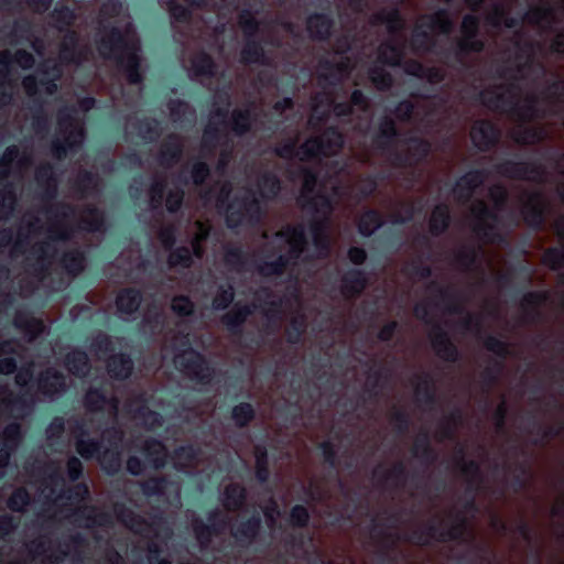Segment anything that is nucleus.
<instances>
[{
  "mask_svg": "<svg viewBox=\"0 0 564 564\" xmlns=\"http://www.w3.org/2000/svg\"><path fill=\"white\" fill-rule=\"evenodd\" d=\"M41 216L26 215L23 218L25 228L22 227L18 234L14 251L22 249L24 245L39 242L35 238L42 232L52 240H66L75 229V224L79 229L95 231L101 225V216L96 208H85L78 216L76 212L66 205H52L40 213Z\"/></svg>",
  "mask_w": 564,
  "mask_h": 564,
  "instance_id": "f257e3e1",
  "label": "nucleus"
},
{
  "mask_svg": "<svg viewBox=\"0 0 564 564\" xmlns=\"http://www.w3.org/2000/svg\"><path fill=\"white\" fill-rule=\"evenodd\" d=\"M64 487V479L61 477H51L44 480L39 495V500L43 503H52L55 508L54 517L72 519L78 527L95 528L106 527L110 522V517L97 511L95 508L85 506V499L89 491L87 486L77 485L68 496L56 494Z\"/></svg>",
  "mask_w": 564,
  "mask_h": 564,
  "instance_id": "f03ea898",
  "label": "nucleus"
},
{
  "mask_svg": "<svg viewBox=\"0 0 564 564\" xmlns=\"http://www.w3.org/2000/svg\"><path fill=\"white\" fill-rule=\"evenodd\" d=\"M32 163V151L9 147L0 159V219H6L15 204L14 187L20 184Z\"/></svg>",
  "mask_w": 564,
  "mask_h": 564,
  "instance_id": "7ed1b4c3",
  "label": "nucleus"
},
{
  "mask_svg": "<svg viewBox=\"0 0 564 564\" xmlns=\"http://www.w3.org/2000/svg\"><path fill=\"white\" fill-rule=\"evenodd\" d=\"M316 185V177L310 172L304 173L303 186L299 202L308 214H312L314 221L312 225V232L314 236L315 246L319 250V254H326L328 248L334 239L333 230L326 216L333 210L330 202L323 195L313 196L314 187Z\"/></svg>",
  "mask_w": 564,
  "mask_h": 564,
  "instance_id": "20e7f679",
  "label": "nucleus"
},
{
  "mask_svg": "<svg viewBox=\"0 0 564 564\" xmlns=\"http://www.w3.org/2000/svg\"><path fill=\"white\" fill-rule=\"evenodd\" d=\"M271 243L279 249L276 262H265L259 267V273L263 276L280 275L296 260L303 252L305 238L304 229L299 227H286L274 234Z\"/></svg>",
  "mask_w": 564,
  "mask_h": 564,
  "instance_id": "39448f33",
  "label": "nucleus"
},
{
  "mask_svg": "<svg viewBox=\"0 0 564 564\" xmlns=\"http://www.w3.org/2000/svg\"><path fill=\"white\" fill-rule=\"evenodd\" d=\"M254 122L256 119L249 109L235 110L229 121L226 111L214 110L203 134V150L209 149L226 139L229 129L237 135H242L253 128Z\"/></svg>",
  "mask_w": 564,
  "mask_h": 564,
  "instance_id": "423d86ee",
  "label": "nucleus"
},
{
  "mask_svg": "<svg viewBox=\"0 0 564 564\" xmlns=\"http://www.w3.org/2000/svg\"><path fill=\"white\" fill-rule=\"evenodd\" d=\"M295 139H290L276 148V154L284 159L297 158L300 161H310L319 155L330 156L343 147V135L335 129L325 130L319 137L307 140L295 149Z\"/></svg>",
  "mask_w": 564,
  "mask_h": 564,
  "instance_id": "0eeeda50",
  "label": "nucleus"
},
{
  "mask_svg": "<svg viewBox=\"0 0 564 564\" xmlns=\"http://www.w3.org/2000/svg\"><path fill=\"white\" fill-rule=\"evenodd\" d=\"M489 196L495 205V210H490L482 200L473 203L470 209L474 230L485 240L494 241V230L498 225L497 212L501 209L507 192L502 186L496 185L489 189Z\"/></svg>",
  "mask_w": 564,
  "mask_h": 564,
  "instance_id": "6e6552de",
  "label": "nucleus"
},
{
  "mask_svg": "<svg viewBox=\"0 0 564 564\" xmlns=\"http://www.w3.org/2000/svg\"><path fill=\"white\" fill-rule=\"evenodd\" d=\"M84 129L79 121L73 118L66 110H59L57 132L52 142V155L61 160L67 151L82 144Z\"/></svg>",
  "mask_w": 564,
  "mask_h": 564,
  "instance_id": "1a4fd4ad",
  "label": "nucleus"
},
{
  "mask_svg": "<svg viewBox=\"0 0 564 564\" xmlns=\"http://www.w3.org/2000/svg\"><path fill=\"white\" fill-rule=\"evenodd\" d=\"M137 48V36L130 24L123 29L113 28L102 36L99 44V52L104 57L120 58L124 52Z\"/></svg>",
  "mask_w": 564,
  "mask_h": 564,
  "instance_id": "9d476101",
  "label": "nucleus"
},
{
  "mask_svg": "<svg viewBox=\"0 0 564 564\" xmlns=\"http://www.w3.org/2000/svg\"><path fill=\"white\" fill-rule=\"evenodd\" d=\"M122 438L123 434L118 429L107 430L102 433L100 448L104 451L99 462L102 468L110 474L118 471L121 467L120 449Z\"/></svg>",
  "mask_w": 564,
  "mask_h": 564,
  "instance_id": "9b49d317",
  "label": "nucleus"
},
{
  "mask_svg": "<svg viewBox=\"0 0 564 564\" xmlns=\"http://www.w3.org/2000/svg\"><path fill=\"white\" fill-rule=\"evenodd\" d=\"M174 362L176 368L185 376L198 381L208 380L212 376L210 369L203 357L193 349L185 350L177 355Z\"/></svg>",
  "mask_w": 564,
  "mask_h": 564,
  "instance_id": "f8f14e48",
  "label": "nucleus"
},
{
  "mask_svg": "<svg viewBox=\"0 0 564 564\" xmlns=\"http://www.w3.org/2000/svg\"><path fill=\"white\" fill-rule=\"evenodd\" d=\"M259 213V204L254 194H249L240 202L235 199L226 206V219L229 227H236L242 223L246 215L253 216Z\"/></svg>",
  "mask_w": 564,
  "mask_h": 564,
  "instance_id": "ddd939ff",
  "label": "nucleus"
},
{
  "mask_svg": "<svg viewBox=\"0 0 564 564\" xmlns=\"http://www.w3.org/2000/svg\"><path fill=\"white\" fill-rule=\"evenodd\" d=\"M29 552L33 555V557L42 556V562L55 563L61 561L65 555H67L69 551V546H66V550H62L61 545L55 546L53 542L47 536H41L39 540L32 541L29 545Z\"/></svg>",
  "mask_w": 564,
  "mask_h": 564,
  "instance_id": "4468645a",
  "label": "nucleus"
},
{
  "mask_svg": "<svg viewBox=\"0 0 564 564\" xmlns=\"http://www.w3.org/2000/svg\"><path fill=\"white\" fill-rule=\"evenodd\" d=\"M88 48L86 45L79 43V39L75 32H68L64 36L59 58L62 62L76 63L86 59L88 56Z\"/></svg>",
  "mask_w": 564,
  "mask_h": 564,
  "instance_id": "2eb2a0df",
  "label": "nucleus"
},
{
  "mask_svg": "<svg viewBox=\"0 0 564 564\" xmlns=\"http://www.w3.org/2000/svg\"><path fill=\"white\" fill-rule=\"evenodd\" d=\"M544 197L540 193L528 195L522 206V214L531 226H540L544 219Z\"/></svg>",
  "mask_w": 564,
  "mask_h": 564,
  "instance_id": "dca6fc26",
  "label": "nucleus"
},
{
  "mask_svg": "<svg viewBox=\"0 0 564 564\" xmlns=\"http://www.w3.org/2000/svg\"><path fill=\"white\" fill-rule=\"evenodd\" d=\"M470 138L477 148L486 150L497 141L498 133L491 122L477 121L471 128Z\"/></svg>",
  "mask_w": 564,
  "mask_h": 564,
  "instance_id": "f3484780",
  "label": "nucleus"
},
{
  "mask_svg": "<svg viewBox=\"0 0 564 564\" xmlns=\"http://www.w3.org/2000/svg\"><path fill=\"white\" fill-rule=\"evenodd\" d=\"M14 324L24 333L29 341L35 339L45 329V325L42 319L32 317L22 312L15 314Z\"/></svg>",
  "mask_w": 564,
  "mask_h": 564,
  "instance_id": "a211bd4d",
  "label": "nucleus"
},
{
  "mask_svg": "<svg viewBox=\"0 0 564 564\" xmlns=\"http://www.w3.org/2000/svg\"><path fill=\"white\" fill-rule=\"evenodd\" d=\"M85 406L88 411L95 412L107 406L110 417L116 419L118 414V401L112 399L108 401L97 390H89L85 397Z\"/></svg>",
  "mask_w": 564,
  "mask_h": 564,
  "instance_id": "6ab92c4d",
  "label": "nucleus"
},
{
  "mask_svg": "<svg viewBox=\"0 0 564 564\" xmlns=\"http://www.w3.org/2000/svg\"><path fill=\"white\" fill-rule=\"evenodd\" d=\"M478 29V20L474 15H466L462 23L463 39L460 46L464 50L480 51L482 43L474 40Z\"/></svg>",
  "mask_w": 564,
  "mask_h": 564,
  "instance_id": "aec40b11",
  "label": "nucleus"
},
{
  "mask_svg": "<svg viewBox=\"0 0 564 564\" xmlns=\"http://www.w3.org/2000/svg\"><path fill=\"white\" fill-rule=\"evenodd\" d=\"M39 388L46 394L57 393L65 388V378L57 370L48 368L41 375Z\"/></svg>",
  "mask_w": 564,
  "mask_h": 564,
  "instance_id": "412c9836",
  "label": "nucleus"
},
{
  "mask_svg": "<svg viewBox=\"0 0 564 564\" xmlns=\"http://www.w3.org/2000/svg\"><path fill=\"white\" fill-rule=\"evenodd\" d=\"M484 181L481 172L467 173L457 182L454 193L459 199L468 198Z\"/></svg>",
  "mask_w": 564,
  "mask_h": 564,
  "instance_id": "4be33fe9",
  "label": "nucleus"
},
{
  "mask_svg": "<svg viewBox=\"0 0 564 564\" xmlns=\"http://www.w3.org/2000/svg\"><path fill=\"white\" fill-rule=\"evenodd\" d=\"M108 373L118 379L127 378L132 370V361L124 355H113L107 362Z\"/></svg>",
  "mask_w": 564,
  "mask_h": 564,
  "instance_id": "5701e85b",
  "label": "nucleus"
},
{
  "mask_svg": "<svg viewBox=\"0 0 564 564\" xmlns=\"http://www.w3.org/2000/svg\"><path fill=\"white\" fill-rule=\"evenodd\" d=\"M117 519L135 533L143 534L148 530V524L131 510L123 507H115Z\"/></svg>",
  "mask_w": 564,
  "mask_h": 564,
  "instance_id": "b1692460",
  "label": "nucleus"
},
{
  "mask_svg": "<svg viewBox=\"0 0 564 564\" xmlns=\"http://www.w3.org/2000/svg\"><path fill=\"white\" fill-rule=\"evenodd\" d=\"M189 62L191 70L196 76H213L215 74V63L213 58L204 52L193 54Z\"/></svg>",
  "mask_w": 564,
  "mask_h": 564,
  "instance_id": "393cba45",
  "label": "nucleus"
},
{
  "mask_svg": "<svg viewBox=\"0 0 564 564\" xmlns=\"http://www.w3.org/2000/svg\"><path fill=\"white\" fill-rule=\"evenodd\" d=\"M141 303V294L134 289H124L117 296L118 310L130 314L138 310Z\"/></svg>",
  "mask_w": 564,
  "mask_h": 564,
  "instance_id": "a878e982",
  "label": "nucleus"
},
{
  "mask_svg": "<svg viewBox=\"0 0 564 564\" xmlns=\"http://www.w3.org/2000/svg\"><path fill=\"white\" fill-rule=\"evenodd\" d=\"M142 451L156 468L164 465L167 453L165 446L161 442L147 440L142 445Z\"/></svg>",
  "mask_w": 564,
  "mask_h": 564,
  "instance_id": "bb28decb",
  "label": "nucleus"
},
{
  "mask_svg": "<svg viewBox=\"0 0 564 564\" xmlns=\"http://www.w3.org/2000/svg\"><path fill=\"white\" fill-rule=\"evenodd\" d=\"M182 152V140L177 135H170L162 144V164L170 165L178 159Z\"/></svg>",
  "mask_w": 564,
  "mask_h": 564,
  "instance_id": "cd10ccee",
  "label": "nucleus"
},
{
  "mask_svg": "<svg viewBox=\"0 0 564 564\" xmlns=\"http://www.w3.org/2000/svg\"><path fill=\"white\" fill-rule=\"evenodd\" d=\"M65 365L75 376H85L89 370L88 357L82 351H72L66 356Z\"/></svg>",
  "mask_w": 564,
  "mask_h": 564,
  "instance_id": "c85d7f7f",
  "label": "nucleus"
},
{
  "mask_svg": "<svg viewBox=\"0 0 564 564\" xmlns=\"http://www.w3.org/2000/svg\"><path fill=\"white\" fill-rule=\"evenodd\" d=\"M210 231V225L208 220L202 221L196 220L193 225V239H192V247L194 250V254L197 258H202L204 253V249L202 247V242L206 240Z\"/></svg>",
  "mask_w": 564,
  "mask_h": 564,
  "instance_id": "c756f323",
  "label": "nucleus"
},
{
  "mask_svg": "<svg viewBox=\"0 0 564 564\" xmlns=\"http://www.w3.org/2000/svg\"><path fill=\"white\" fill-rule=\"evenodd\" d=\"M245 489L236 484L229 485L225 489L224 506L229 511L238 510L245 502Z\"/></svg>",
  "mask_w": 564,
  "mask_h": 564,
  "instance_id": "7c9ffc66",
  "label": "nucleus"
},
{
  "mask_svg": "<svg viewBox=\"0 0 564 564\" xmlns=\"http://www.w3.org/2000/svg\"><path fill=\"white\" fill-rule=\"evenodd\" d=\"M307 30L312 37L324 39L329 34L330 23L324 15H314L307 21Z\"/></svg>",
  "mask_w": 564,
  "mask_h": 564,
  "instance_id": "2f4dec72",
  "label": "nucleus"
},
{
  "mask_svg": "<svg viewBox=\"0 0 564 564\" xmlns=\"http://www.w3.org/2000/svg\"><path fill=\"white\" fill-rule=\"evenodd\" d=\"M403 56V50L400 45L384 43L379 48V59L386 64L399 65Z\"/></svg>",
  "mask_w": 564,
  "mask_h": 564,
  "instance_id": "473e14b6",
  "label": "nucleus"
},
{
  "mask_svg": "<svg viewBox=\"0 0 564 564\" xmlns=\"http://www.w3.org/2000/svg\"><path fill=\"white\" fill-rule=\"evenodd\" d=\"M405 70L417 77H426L430 82L436 83L443 79V72L438 68L425 69L416 62H410L405 66Z\"/></svg>",
  "mask_w": 564,
  "mask_h": 564,
  "instance_id": "72a5a7b5",
  "label": "nucleus"
},
{
  "mask_svg": "<svg viewBox=\"0 0 564 564\" xmlns=\"http://www.w3.org/2000/svg\"><path fill=\"white\" fill-rule=\"evenodd\" d=\"M382 224V220H381V216L375 212V210H369V212H366L360 220H359V231L365 235V236H369L371 235L377 228H379Z\"/></svg>",
  "mask_w": 564,
  "mask_h": 564,
  "instance_id": "f704fd0d",
  "label": "nucleus"
},
{
  "mask_svg": "<svg viewBox=\"0 0 564 564\" xmlns=\"http://www.w3.org/2000/svg\"><path fill=\"white\" fill-rule=\"evenodd\" d=\"M378 20L387 25L391 34H395L398 37L400 36L399 31L402 30L404 22L397 10L380 13Z\"/></svg>",
  "mask_w": 564,
  "mask_h": 564,
  "instance_id": "c9c22d12",
  "label": "nucleus"
},
{
  "mask_svg": "<svg viewBox=\"0 0 564 564\" xmlns=\"http://www.w3.org/2000/svg\"><path fill=\"white\" fill-rule=\"evenodd\" d=\"M448 208L447 206H437L430 219V227L433 234L442 232L448 225Z\"/></svg>",
  "mask_w": 564,
  "mask_h": 564,
  "instance_id": "e433bc0d",
  "label": "nucleus"
},
{
  "mask_svg": "<svg viewBox=\"0 0 564 564\" xmlns=\"http://www.w3.org/2000/svg\"><path fill=\"white\" fill-rule=\"evenodd\" d=\"M84 256L79 251H70L64 254L63 265L72 275L79 274L84 269Z\"/></svg>",
  "mask_w": 564,
  "mask_h": 564,
  "instance_id": "4c0bfd02",
  "label": "nucleus"
},
{
  "mask_svg": "<svg viewBox=\"0 0 564 564\" xmlns=\"http://www.w3.org/2000/svg\"><path fill=\"white\" fill-rule=\"evenodd\" d=\"M22 440L21 426L18 423L9 424L2 432V442L9 449H15Z\"/></svg>",
  "mask_w": 564,
  "mask_h": 564,
  "instance_id": "58836bf2",
  "label": "nucleus"
},
{
  "mask_svg": "<svg viewBox=\"0 0 564 564\" xmlns=\"http://www.w3.org/2000/svg\"><path fill=\"white\" fill-rule=\"evenodd\" d=\"M427 19L433 33H448L452 29L448 14L444 11L436 12Z\"/></svg>",
  "mask_w": 564,
  "mask_h": 564,
  "instance_id": "ea45409f",
  "label": "nucleus"
},
{
  "mask_svg": "<svg viewBox=\"0 0 564 564\" xmlns=\"http://www.w3.org/2000/svg\"><path fill=\"white\" fill-rule=\"evenodd\" d=\"M250 313L251 311L248 306L235 305V307L223 317V322L229 327H236L243 323Z\"/></svg>",
  "mask_w": 564,
  "mask_h": 564,
  "instance_id": "a19ab883",
  "label": "nucleus"
},
{
  "mask_svg": "<svg viewBox=\"0 0 564 564\" xmlns=\"http://www.w3.org/2000/svg\"><path fill=\"white\" fill-rule=\"evenodd\" d=\"M259 193L263 198L274 197L280 191V183L276 177L264 175L258 184Z\"/></svg>",
  "mask_w": 564,
  "mask_h": 564,
  "instance_id": "79ce46f5",
  "label": "nucleus"
},
{
  "mask_svg": "<svg viewBox=\"0 0 564 564\" xmlns=\"http://www.w3.org/2000/svg\"><path fill=\"white\" fill-rule=\"evenodd\" d=\"M192 264V256L187 248H178L171 252L169 257L170 268H189Z\"/></svg>",
  "mask_w": 564,
  "mask_h": 564,
  "instance_id": "37998d69",
  "label": "nucleus"
},
{
  "mask_svg": "<svg viewBox=\"0 0 564 564\" xmlns=\"http://www.w3.org/2000/svg\"><path fill=\"white\" fill-rule=\"evenodd\" d=\"M230 185L229 184H223L219 188V192L216 196H214L213 191L206 193L203 196L204 205L207 206L213 199L215 200V207L221 212L225 208V202L227 200L229 194H230Z\"/></svg>",
  "mask_w": 564,
  "mask_h": 564,
  "instance_id": "c03bdc74",
  "label": "nucleus"
},
{
  "mask_svg": "<svg viewBox=\"0 0 564 564\" xmlns=\"http://www.w3.org/2000/svg\"><path fill=\"white\" fill-rule=\"evenodd\" d=\"M487 20L495 26L506 25L508 28L513 26V21L507 17V11L503 4L495 6L492 12H489Z\"/></svg>",
  "mask_w": 564,
  "mask_h": 564,
  "instance_id": "a18cd8bd",
  "label": "nucleus"
},
{
  "mask_svg": "<svg viewBox=\"0 0 564 564\" xmlns=\"http://www.w3.org/2000/svg\"><path fill=\"white\" fill-rule=\"evenodd\" d=\"M253 453L256 457L257 477L261 481H264L269 476V470L267 467V451L261 446H256Z\"/></svg>",
  "mask_w": 564,
  "mask_h": 564,
  "instance_id": "49530a36",
  "label": "nucleus"
},
{
  "mask_svg": "<svg viewBox=\"0 0 564 564\" xmlns=\"http://www.w3.org/2000/svg\"><path fill=\"white\" fill-rule=\"evenodd\" d=\"M333 102L334 100L332 96L329 94H324L321 101L314 104L312 118H316L317 120L326 118L332 110Z\"/></svg>",
  "mask_w": 564,
  "mask_h": 564,
  "instance_id": "de8ad7c7",
  "label": "nucleus"
},
{
  "mask_svg": "<svg viewBox=\"0 0 564 564\" xmlns=\"http://www.w3.org/2000/svg\"><path fill=\"white\" fill-rule=\"evenodd\" d=\"M232 417L237 425L245 426L253 417L252 406L248 403H242L234 409Z\"/></svg>",
  "mask_w": 564,
  "mask_h": 564,
  "instance_id": "09e8293b",
  "label": "nucleus"
},
{
  "mask_svg": "<svg viewBox=\"0 0 564 564\" xmlns=\"http://www.w3.org/2000/svg\"><path fill=\"white\" fill-rule=\"evenodd\" d=\"M30 497L24 489H15L8 501V507L13 511H22L29 503Z\"/></svg>",
  "mask_w": 564,
  "mask_h": 564,
  "instance_id": "8fccbe9b",
  "label": "nucleus"
},
{
  "mask_svg": "<svg viewBox=\"0 0 564 564\" xmlns=\"http://www.w3.org/2000/svg\"><path fill=\"white\" fill-rule=\"evenodd\" d=\"M262 56V48L256 43H248L241 53V59L246 64L260 62Z\"/></svg>",
  "mask_w": 564,
  "mask_h": 564,
  "instance_id": "3c124183",
  "label": "nucleus"
},
{
  "mask_svg": "<svg viewBox=\"0 0 564 564\" xmlns=\"http://www.w3.org/2000/svg\"><path fill=\"white\" fill-rule=\"evenodd\" d=\"M194 305L187 296H175L172 301V310L182 316L189 315L193 312Z\"/></svg>",
  "mask_w": 564,
  "mask_h": 564,
  "instance_id": "603ef678",
  "label": "nucleus"
},
{
  "mask_svg": "<svg viewBox=\"0 0 564 564\" xmlns=\"http://www.w3.org/2000/svg\"><path fill=\"white\" fill-rule=\"evenodd\" d=\"M552 15H553L552 12L549 10L535 9V10H531L527 14L525 19L529 22L540 25L541 28H545V25L551 21Z\"/></svg>",
  "mask_w": 564,
  "mask_h": 564,
  "instance_id": "864d4df0",
  "label": "nucleus"
},
{
  "mask_svg": "<svg viewBox=\"0 0 564 564\" xmlns=\"http://www.w3.org/2000/svg\"><path fill=\"white\" fill-rule=\"evenodd\" d=\"M238 24L246 35H252L258 28L257 21L249 11H243L239 14Z\"/></svg>",
  "mask_w": 564,
  "mask_h": 564,
  "instance_id": "5fc2aeb1",
  "label": "nucleus"
},
{
  "mask_svg": "<svg viewBox=\"0 0 564 564\" xmlns=\"http://www.w3.org/2000/svg\"><path fill=\"white\" fill-rule=\"evenodd\" d=\"M39 183H46L47 188L55 187V180L53 178V169L51 165H43L36 170L35 174Z\"/></svg>",
  "mask_w": 564,
  "mask_h": 564,
  "instance_id": "6e6d98bb",
  "label": "nucleus"
},
{
  "mask_svg": "<svg viewBox=\"0 0 564 564\" xmlns=\"http://www.w3.org/2000/svg\"><path fill=\"white\" fill-rule=\"evenodd\" d=\"M184 192L182 189L170 191L166 198V208L170 212H176L183 203Z\"/></svg>",
  "mask_w": 564,
  "mask_h": 564,
  "instance_id": "4d7b16f0",
  "label": "nucleus"
},
{
  "mask_svg": "<svg viewBox=\"0 0 564 564\" xmlns=\"http://www.w3.org/2000/svg\"><path fill=\"white\" fill-rule=\"evenodd\" d=\"M99 448H100V446H98V444H96L94 442H87V441H85L83 438L78 440L77 444H76L77 452L84 458L91 457Z\"/></svg>",
  "mask_w": 564,
  "mask_h": 564,
  "instance_id": "13d9d810",
  "label": "nucleus"
},
{
  "mask_svg": "<svg viewBox=\"0 0 564 564\" xmlns=\"http://www.w3.org/2000/svg\"><path fill=\"white\" fill-rule=\"evenodd\" d=\"M194 532L202 546H205L210 542L212 531L204 523H195Z\"/></svg>",
  "mask_w": 564,
  "mask_h": 564,
  "instance_id": "bf43d9fd",
  "label": "nucleus"
},
{
  "mask_svg": "<svg viewBox=\"0 0 564 564\" xmlns=\"http://www.w3.org/2000/svg\"><path fill=\"white\" fill-rule=\"evenodd\" d=\"M308 520V512L304 507L296 506L291 513V521L293 524L303 527Z\"/></svg>",
  "mask_w": 564,
  "mask_h": 564,
  "instance_id": "052dcab7",
  "label": "nucleus"
},
{
  "mask_svg": "<svg viewBox=\"0 0 564 564\" xmlns=\"http://www.w3.org/2000/svg\"><path fill=\"white\" fill-rule=\"evenodd\" d=\"M234 300V292L231 288L228 290L221 291L219 294L216 295L214 299V306L216 308H225L228 306V304Z\"/></svg>",
  "mask_w": 564,
  "mask_h": 564,
  "instance_id": "680f3d73",
  "label": "nucleus"
},
{
  "mask_svg": "<svg viewBox=\"0 0 564 564\" xmlns=\"http://www.w3.org/2000/svg\"><path fill=\"white\" fill-rule=\"evenodd\" d=\"M305 328L304 317L295 316L291 322V327L288 329V334L291 340L296 339V336L300 335Z\"/></svg>",
  "mask_w": 564,
  "mask_h": 564,
  "instance_id": "e2e57ef3",
  "label": "nucleus"
},
{
  "mask_svg": "<svg viewBox=\"0 0 564 564\" xmlns=\"http://www.w3.org/2000/svg\"><path fill=\"white\" fill-rule=\"evenodd\" d=\"M14 61L22 68H30L34 64L33 55L24 50H19L14 54Z\"/></svg>",
  "mask_w": 564,
  "mask_h": 564,
  "instance_id": "0e129e2a",
  "label": "nucleus"
},
{
  "mask_svg": "<svg viewBox=\"0 0 564 564\" xmlns=\"http://www.w3.org/2000/svg\"><path fill=\"white\" fill-rule=\"evenodd\" d=\"M158 238L165 248H171L175 241L173 227H163L158 234Z\"/></svg>",
  "mask_w": 564,
  "mask_h": 564,
  "instance_id": "69168bd1",
  "label": "nucleus"
},
{
  "mask_svg": "<svg viewBox=\"0 0 564 564\" xmlns=\"http://www.w3.org/2000/svg\"><path fill=\"white\" fill-rule=\"evenodd\" d=\"M208 174L209 170L205 163H197L194 165L192 176L196 185L203 183V181L208 176Z\"/></svg>",
  "mask_w": 564,
  "mask_h": 564,
  "instance_id": "338daca9",
  "label": "nucleus"
},
{
  "mask_svg": "<svg viewBox=\"0 0 564 564\" xmlns=\"http://www.w3.org/2000/svg\"><path fill=\"white\" fill-rule=\"evenodd\" d=\"M67 470L70 479H77L83 470L82 462L76 457L69 458L67 462Z\"/></svg>",
  "mask_w": 564,
  "mask_h": 564,
  "instance_id": "774afa93",
  "label": "nucleus"
}]
</instances>
